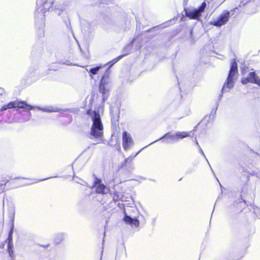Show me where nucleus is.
<instances>
[{
    "mask_svg": "<svg viewBox=\"0 0 260 260\" xmlns=\"http://www.w3.org/2000/svg\"><path fill=\"white\" fill-rule=\"evenodd\" d=\"M59 0H56L54 2H48L46 0H37L36 17H40L43 20L44 14L49 10L51 6L55 9L63 10L64 8V5L59 4Z\"/></svg>",
    "mask_w": 260,
    "mask_h": 260,
    "instance_id": "f257e3e1",
    "label": "nucleus"
},
{
    "mask_svg": "<svg viewBox=\"0 0 260 260\" xmlns=\"http://www.w3.org/2000/svg\"><path fill=\"white\" fill-rule=\"evenodd\" d=\"M92 124L91 127L90 135L91 137L101 138L103 134V125L102 123L100 115L98 112H94L92 116Z\"/></svg>",
    "mask_w": 260,
    "mask_h": 260,
    "instance_id": "f03ea898",
    "label": "nucleus"
},
{
    "mask_svg": "<svg viewBox=\"0 0 260 260\" xmlns=\"http://www.w3.org/2000/svg\"><path fill=\"white\" fill-rule=\"evenodd\" d=\"M238 69L237 63L235 60L231 63L230 71L226 81L222 87V91H227L226 88L231 89L233 87L234 83L237 78Z\"/></svg>",
    "mask_w": 260,
    "mask_h": 260,
    "instance_id": "7ed1b4c3",
    "label": "nucleus"
},
{
    "mask_svg": "<svg viewBox=\"0 0 260 260\" xmlns=\"http://www.w3.org/2000/svg\"><path fill=\"white\" fill-rule=\"evenodd\" d=\"M16 107L19 108H23L28 110L37 109L38 110L48 112H56L59 111L58 109L51 107L45 108H41L39 107H33L31 105L27 104L25 102H16Z\"/></svg>",
    "mask_w": 260,
    "mask_h": 260,
    "instance_id": "20e7f679",
    "label": "nucleus"
},
{
    "mask_svg": "<svg viewBox=\"0 0 260 260\" xmlns=\"http://www.w3.org/2000/svg\"><path fill=\"white\" fill-rule=\"evenodd\" d=\"M206 7V3L204 2L198 9H193L190 10H185L186 15L192 19H199L201 16L202 13L204 11Z\"/></svg>",
    "mask_w": 260,
    "mask_h": 260,
    "instance_id": "39448f33",
    "label": "nucleus"
},
{
    "mask_svg": "<svg viewBox=\"0 0 260 260\" xmlns=\"http://www.w3.org/2000/svg\"><path fill=\"white\" fill-rule=\"evenodd\" d=\"M230 17V12L225 10L220 15L219 17L211 22L213 25L220 27L225 24L229 20Z\"/></svg>",
    "mask_w": 260,
    "mask_h": 260,
    "instance_id": "423d86ee",
    "label": "nucleus"
},
{
    "mask_svg": "<svg viewBox=\"0 0 260 260\" xmlns=\"http://www.w3.org/2000/svg\"><path fill=\"white\" fill-rule=\"evenodd\" d=\"M111 81L110 79L105 76L101 80L99 90L101 93L106 94L108 92L111 87Z\"/></svg>",
    "mask_w": 260,
    "mask_h": 260,
    "instance_id": "0eeeda50",
    "label": "nucleus"
},
{
    "mask_svg": "<svg viewBox=\"0 0 260 260\" xmlns=\"http://www.w3.org/2000/svg\"><path fill=\"white\" fill-rule=\"evenodd\" d=\"M133 145V141L131 135L126 132L122 134V146L127 150Z\"/></svg>",
    "mask_w": 260,
    "mask_h": 260,
    "instance_id": "6e6552de",
    "label": "nucleus"
},
{
    "mask_svg": "<svg viewBox=\"0 0 260 260\" xmlns=\"http://www.w3.org/2000/svg\"><path fill=\"white\" fill-rule=\"evenodd\" d=\"M101 183V181L100 180L96 179L94 184V187L96 188V192L101 194L108 193L110 189Z\"/></svg>",
    "mask_w": 260,
    "mask_h": 260,
    "instance_id": "1a4fd4ad",
    "label": "nucleus"
},
{
    "mask_svg": "<svg viewBox=\"0 0 260 260\" xmlns=\"http://www.w3.org/2000/svg\"><path fill=\"white\" fill-rule=\"evenodd\" d=\"M260 81L258 77L254 72H251L249 74L247 78H244L242 79V83L243 84H246L249 82L254 83L258 85V82Z\"/></svg>",
    "mask_w": 260,
    "mask_h": 260,
    "instance_id": "9d476101",
    "label": "nucleus"
},
{
    "mask_svg": "<svg viewBox=\"0 0 260 260\" xmlns=\"http://www.w3.org/2000/svg\"><path fill=\"white\" fill-rule=\"evenodd\" d=\"M124 220L126 223L133 225L136 228L139 226V221L136 218H132L130 216L125 215L124 218Z\"/></svg>",
    "mask_w": 260,
    "mask_h": 260,
    "instance_id": "9b49d317",
    "label": "nucleus"
},
{
    "mask_svg": "<svg viewBox=\"0 0 260 260\" xmlns=\"http://www.w3.org/2000/svg\"><path fill=\"white\" fill-rule=\"evenodd\" d=\"M166 138L167 139H170L171 141H178V138L177 136V133L175 134H171L170 133H167L164 136L161 137L160 139H162V138Z\"/></svg>",
    "mask_w": 260,
    "mask_h": 260,
    "instance_id": "f8f14e48",
    "label": "nucleus"
},
{
    "mask_svg": "<svg viewBox=\"0 0 260 260\" xmlns=\"http://www.w3.org/2000/svg\"><path fill=\"white\" fill-rule=\"evenodd\" d=\"M64 239V235L62 233H59L55 235L54 240L56 244H59Z\"/></svg>",
    "mask_w": 260,
    "mask_h": 260,
    "instance_id": "ddd939ff",
    "label": "nucleus"
},
{
    "mask_svg": "<svg viewBox=\"0 0 260 260\" xmlns=\"http://www.w3.org/2000/svg\"><path fill=\"white\" fill-rule=\"evenodd\" d=\"M177 133V136L178 138V140L179 139H183L186 137H188L190 136V133L185 132H178Z\"/></svg>",
    "mask_w": 260,
    "mask_h": 260,
    "instance_id": "4468645a",
    "label": "nucleus"
},
{
    "mask_svg": "<svg viewBox=\"0 0 260 260\" xmlns=\"http://www.w3.org/2000/svg\"><path fill=\"white\" fill-rule=\"evenodd\" d=\"M102 68V66H98L94 68H92L90 69L89 73H90V76L92 78V76L93 75H96L98 73L100 69Z\"/></svg>",
    "mask_w": 260,
    "mask_h": 260,
    "instance_id": "2eb2a0df",
    "label": "nucleus"
},
{
    "mask_svg": "<svg viewBox=\"0 0 260 260\" xmlns=\"http://www.w3.org/2000/svg\"><path fill=\"white\" fill-rule=\"evenodd\" d=\"M125 55H120L119 56H118L117 57L114 58L113 60H112V61L109 62L108 63L104 65L105 66H106L107 64H111L110 65V67H112L114 63H115L116 62H117L118 60H119L121 58H122V57H123Z\"/></svg>",
    "mask_w": 260,
    "mask_h": 260,
    "instance_id": "dca6fc26",
    "label": "nucleus"
},
{
    "mask_svg": "<svg viewBox=\"0 0 260 260\" xmlns=\"http://www.w3.org/2000/svg\"><path fill=\"white\" fill-rule=\"evenodd\" d=\"M12 247H13V242H8V252L10 255H11V253L12 252Z\"/></svg>",
    "mask_w": 260,
    "mask_h": 260,
    "instance_id": "f3484780",
    "label": "nucleus"
},
{
    "mask_svg": "<svg viewBox=\"0 0 260 260\" xmlns=\"http://www.w3.org/2000/svg\"><path fill=\"white\" fill-rule=\"evenodd\" d=\"M16 102H10L8 104H7V107H8L9 109L12 108H16Z\"/></svg>",
    "mask_w": 260,
    "mask_h": 260,
    "instance_id": "a211bd4d",
    "label": "nucleus"
},
{
    "mask_svg": "<svg viewBox=\"0 0 260 260\" xmlns=\"http://www.w3.org/2000/svg\"><path fill=\"white\" fill-rule=\"evenodd\" d=\"M12 233H13V231L12 230L10 231V233H9V237H8V242H12Z\"/></svg>",
    "mask_w": 260,
    "mask_h": 260,
    "instance_id": "6ab92c4d",
    "label": "nucleus"
},
{
    "mask_svg": "<svg viewBox=\"0 0 260 260\" xmlns=\"http://www.w3.org/2000/svg\"><path fill=\"white\" fill-rule=\"evenodd\" d=\"M133 157H128L126 158L124 160L125 163H127V162H131L133 160Z\"/></svg>",
    "mask_w": 260,
    "mask_h": 260,
    "instance_id": "aec40b11",
    "label": "nucleus"
},
{
    "mask_svg": "<svg viewBox=\"0 0 260 260\" xmlns=\"http://www.w3.org/2000/svg\"><path fill=\"white\" fill-rule=\"evenodd\" d=\"M8 109H9V108H8V107H7V105H6L3 106L2 107L1 111H3L6 110Z\"/></svg>",
    "mask_w": 260,
    "mask_h": 260,
    "instance_id": "412c9836",
    "label": "nucleus"
},
{
    "mask_svg": "<svg viewBox=\"0 0 260 260\" xmlns=\"http://www.w3.org/2000/svg\"><path fill=\"white\" fill-rule=\"evenodd\" d=\"M12 212L13 215H14V213H15V207H14V206H12Z\"/></svg>",
    "mask_w": 260,
    "mask_h": 260,
    "instance_id": "4be33fe9",
    "label": "nucleus"
},
{
    "mask_svg": "<svg viewBox=\"0 0 260 260\" xmlns=\"http://www.w3.org/2000/svg\"><path fill=\"white\" fill-rule=\"evenodd\" d=\"M201 151L202 152V154L205 157V154L204 153V152L203 151V150L202 149H201Z\"/></svg>",
    "mask_w": 260,
    "mask_h": 260,
    "instance_id": "5701e85b",
    "label": "nucleus"
},
{
    "mask_svg": "<svg viewBox=\"0 0 260 260\" xmlns=\"http://www.w3.org/2000/svg\"><path fill=\"white\" fill-rule=\"evenodd\" d=\"M236 9H237V8H235L233 10H231V12H232L234 11Z\"/></svg>",
    "mask_w": 260,
    "mask_h": 260,
    "instance_id": "b1692460",
    "label": "nucleus"
},
{
    "mask_svg": "<svg viewBox=\"0 0 260 260\" xmlns=\"http://www.w3.org/2000/svg\"><path fill=\"white\" fill-rule=\"evenodd\" d=\"M156 141H157V140H156L155 141H154L153 142H151V143L150 144H153V143H154V142H155Z\"/></svg>",
    "mask_w": 260,
    "mask_h": 260,
    "instance_id": "393cba45",
    "label": "nucleus"
},
{
    "mask_svg": "<svg viewBox=\"0 0 260 260\" xmlns=\"http://www.w3.org/2000/svg\"><path fill=\"white\" fill-rule=\"evenodd\" d=\"M103 99H104V100H105V96H104V97H103Z\"/></svg>",
    "mask_w": 260,
    "mask_h": 260,
    "instance_id": "a878e982",
    "label": "nucleus"
}]
</instances>
